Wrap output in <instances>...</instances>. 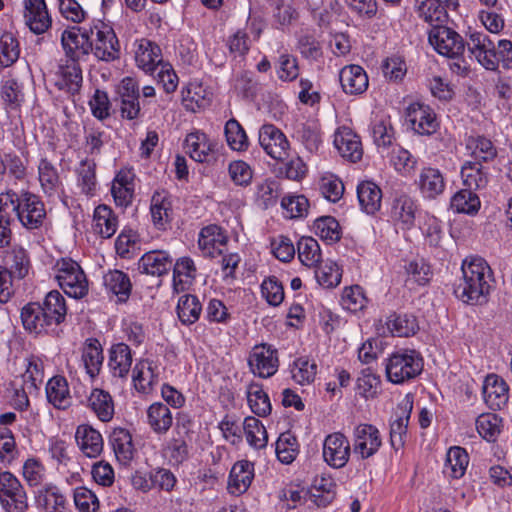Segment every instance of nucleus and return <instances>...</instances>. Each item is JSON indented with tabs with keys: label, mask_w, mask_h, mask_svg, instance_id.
Instances as JSON below:
<instances>
[{
	"label": "nucleus",
	"mask_w": 512,
	"mask_h": 512,
	"mask_svg": "<svg viewBox=\"0 0 512 512\" xmlns=\"http://www.w3.org/2000/svg\"><path fill=\"white\" fill-rule=\"evenodd\" d=\"M417 14L432 28L444 25L448 20V12L431 0H416Z\"/></svg>",
	"instance_id": "09e8293b"
},
{
	"label": "nucleus",
	"mask_w": 512,
	"mask_h": 512,
	"mask_svg": "<svg viewBox=\"0 0 512 512\" xmlns=\"http://www.w3.org/2000/svg\"><path fill=\"white\" fill-rule=\"evenodd\" d=\"M3 267L14 274V277L23 279L30 268V260L27 251L20 245H14L4 252Z\"/></svg>",
	"instance_id": "72a5a7b5"
},
{
	"label": "nucleus",
	"mask_w": 512,
	"mask_h": 512,
	"mask_svg": "<svg viewBox=\"0 0 512 512\" xmlns=\"http://www.w3.org/2000/svg\"><path fill=\"white\" fill-rule=\"evenodd\" d=\"M147 422L154 433L164 435L172 427L173 416L166 404L155 402L147 410Z\"/></svg>",
	"instance_id": "f704fd0d"
},
{
	"label": "nucleus",
	"mask_w": 512,
	"mask_h": 512,
	"mask_svg": "<svg viewBox=\"0 0 512 512\" xmlns=\"http://www.w3.org/2000/svg\"><path fill=\"white\" fill-rule=\"evenodd\" d=\"M76 172L78 186L81 188L82 193L93 195L97 185L96 163L94 159H83Z\"/></svg>",
	"instance_id": "6e6d98bb"
},
{
	"label": "nucleus",
	"mask_w": 512,
	"mask_h": 512,
	"mask_svg": "<svg viewBox=\"0 0 512 512\" xmlns=\"http://www.w3.org/2000/svg\"><path fill=\"white\" fill-rule=\"evenodd\" d=\"M25 22L35 34L44 33L51 25L45 0H24Z\"/></svg>",
	"instance_id": "5701e85b"
},
{
	"label": "nucleus",
	"mask_w": 512,
	"mask_h": 512,
	"mask_svg": "<svg viewBox=\"0 0 512 512\" xmlns=\"http://www.w3.org/2000/svg\"><path fill=\"white\" fill-rule=\"evenodd\" d=\"M254 478V464L248 460L237 461L229 474L227 489L230 494L239 496L250 487Z\"/></svg>",
	"instance_id": "4be33fe9"
},
{
	"label": "nucleus",
	"mask_w": 512,
	"mask_h": 512,
	"mask_svg": "<svg viewBox=\"0 0 512 512\" xmlns=\"http://www.w3.org/2000/svg\"><path fill=\"white\" fill-rule=\"evenodd\" d=\"M461 176L465 188L472 192L485 188L488 184V174L477 161L465 162L461 168Z\"/></svg>",
	"instance_id": "79ce46f5"
},
{
	"label": "nucleus",
	"mask_w": 512,
	"mask_h": 512,
	"mask_svg": "<svg viewBox=\"0 0 512 512\" xmlns=\"http://www.w3.org/2000/svg\"><path fill=\"white\" fill-rule=\"evenodd\" d=\"M61 44L65 55L69 60L79 61L82 57L90 54V29L72 27L66 29L61 35Z\"/></svg>",
	"instance_id": "f8f14e48"
},
{
	"label": "nucleus",
	"mask_w": 512,
	"mask_h": 512,
	"mask_svg": "<svg viewBox=\"0 0 512 512\" xmlns=\"http://www.w3.org/2000/svg\"><path fill=\"white\" fill-rule=\"evenodd\" d=\"M202 305L195 295L186 294L179 298L177 314L184 325L194 324L200 317Z\"/></svg>",
	"instance_id": "3c124183"
},
{
	"label": "nucleus",
	"mask_w": 512,
	"mask_h": 512,
	"mask_svg": "<svg viewBox=\"0 0 512 512\" xmlns=\"http://www.w3.org/2000/svg\"><path fill=\"white\" fill-rule=\"evenodd\" d=\"M292 378L300 385L310 384L314 381L317 373L315 362L307 358H298L294 361L292 369Z\"/></svg>",
	"instance_id": "338daca9"
},
{
	"label": "nucleus",
	"mask_w": 512,
	"mask_h": 512,
	"mask_svg": "<svg viewBox=\"0 0 512 512\" xmlns=\"http://www.w3.org/2000/svg\"><path fill=\"white\" fill-rule=\"evenodd\" d=\"M115 457L121 464L129 463L134 455L132 436L127 429L118 427L113 429L109 437Z\"/></svg>",
	"instance_id": "473e14b6"
},
{
	"label": "nucleus",
	"mask_w": 512,
	"mask_h": 512,
	"mask_svg": "<svg viewBox=\"0 0 512 512\" xmlns=\"http://www.w3.org/2000/svg\"><path fill=\"white\" fill-rule=\"evenodd\" d=\"M247 401L254 414L266 417L271 413L272 406L267 393L261 384L250 383L246 389Z\"/></svg>",
	"instance_id": "a18cd8bd"
},
{
	"label": "nucleus",
	"mask_w": 512,
	"mask_h": 512,
	"mask_svg": "<svg viewBox=\"0 0 512 512\" xmlns=\"http://www.w3.org/2000/svg\"><path fill=\"white\" fill-rule=\"evenodd\" d=\"M501 423V418L496 414L486 413L476 419V428L482 438L494 442L500 434Z\"/></svg>",
	"instance_id": "e2e57ef3"
},
{
	"label": "nucleus",
	"mask_w": 512,
	"mask_h": 512,
	"mask_svg": "<svg viewBox=\"0 0 512 512\" xmlns=\"http://www.w3.org/2000/svg\"><path fill=\"white\" fill-rule=\"evenodd\" d=\"M93 229L103 238L112 237L118 227V220L112 209L106 205H99L94 210Z\"/></svg>",
	"instance_id": "ea45409f"
},
{
	"label": "nucleus",
	"mask_w": 512,
	"mask_h": 512,
	"mask_svg": "<svg viewBox=\"0 0 512 512\" xmlns=\"http://www.w3.org/2000/svg\"><path fill=\"white\" fill-rule=\"evenodd\" d=\"M21 321L23 327L36 334L54 331L47 318L43 314L40 303L30 302L21 309Z\"/></svg>",
	"instance_id": "bb28decb"
},
{
	"label": "nucleus",
	"mask_w": 512,
	"mask_h": 512,
	"mask_svg": "<svg viewBox=\"0 0 512 512\" xmlns=\"http://www.w3.org/2000/svg\"><path fill=\"white\" fill-rule=\"evenodd\" d=\"M228 146L235 151H245L248 148V137L241 124L234 118L228 120L224 127Z\"/></svg>",
	"instance_id": "052dcab7"
},
{
	"label": "nucleus",
	"mask_w": 512,
	"mask_h": 512,
	"mask_svg": "<svg viewBox=\"0 0 512 512\" xmlns=\"http://www.w3.org/2000/svg\"><path fill=\"white\" fill-rule=\"evenodd\" d=\"M150 211L153 223L164 228L172 219L171 196L165 191H157L151 199Z\"/></svg>",
	"instance_id": "c9c22d12"
},
{
	"label": "nucleus",
	"mask_w": 512,
	"mask_h": 512,
	"mask_svg": "<svg viewBox=\"0 0 512 512\" xmlns=\"http://www.w3.org/2000/svg\"><path fill=\"white\" fill-rule=\"evenodd\" d=\"M75 439L80 450L89 458H96L103 451L102 435L90 425L83 424L78 426Z\"/></svg>",
	"instance_id": "b1692460"
},
{
	"label": "nucleus",
	"mask_w": 512,
	"mask_h": 512,
	"mask_svg": "<svg viewBox=\"0 0 512 512\" xmlns=\"http://www.w3.org/2000/svg\"><path fill=\"white\" fill-rule=\"evenodd\" d=\"M406 118L412 129L419 135H432L439 127L433 109L420 102L412 103L407 107Z\"/></svg>",
	"instance_id": "ddd939ff"
},
{
	"label": "nucleus",
	"mask_w": 512,
	"mask_h": 512,
	"mask_svg": "<svg viewBox=\"0 0 512 512\" xmlns=\"http://www.w3.org/2000/svg\"><path fill=\"white\" fill-rule=\"evenodd\" d=\"M493 271L479 256H468L462 261L461 276L454 283V294L463 303L483 304L493 288Z\"/></svg>",
	"instance_id": "f257e3e1"
},
{
	"label": "nucleus",
	"mask_w": 512,
	"mask_h": 512,
	"mask_svg": "<svg viewBox=\"0 0 512 512\" xmlns=\"http://www.w3.org/2000/svg\"><path fill=\"white\" fill-rule=\"evenodd\" d=\"M469 457L465 449L455 446L451 447L447 452L445 471L452 478H461L468 466Z\"/></svg>",
	"instance_id": "4d7b16f0"
},
{
	"label": "nucleus",
	"mask_w": 512,
	"mask_h": 512,
	"mask_svg": "<svg viewBox=\"0 0 512 512\" xmlns=\"http://www.w3.org/2000/svg\"><path fill=\"white\" fill-rule=\"evenodd\" d=\"M103 359V351L98 340L88 339L83 348L82 361L90 377L98 375Z\"/></svg>",
	"instance_id": "8fccbe9b"
},
{
	"label": "nucleus",
	"mask_w": 512,
	"mask_h": 512,
	"mask_svg": "<svg viewBox=\"0 0 512 512\" xmlns=\"http://www.w3.org/2000/svg\"><path fill=\"white\" fill-rule=\"evenodd\" d=\"M104 285L119 300L125 301L131 293V282L127 274L120 270L109 271L104 276Z\"/></svg>",
	"instance_id": "5fc2aeb1"
},
{
	"label": "nucleus",
	"mask_w": 512,
	"mask_h": 512,
	"mask_svg": "<svg viewBox=\"0 0 512 512\" xmlns=\"http://www.w3.org/2000/svg\"><path fill=\"white\" fill-rule=\"evenodd\" d=\"M428 40L440 55L448 58H458L465 51V41L461 35L445 25L431 28Z\"/></svg>",
	"instance_id": "0eeeda50"
},
{
	"label": "nucleus",
	"mask_w": 512,
	"mask_h": 512,
	"mask_svg": "<svg viewBox=\"0 0 512 512\" xmlns=\"http://www.w3.org/2000/svg\"><path fill=\"white\" fill-rule=\"evenodd\" d=\"M334 146L343 158L351 162H357L362 158L363 148L360 137L349 127L342 126L336 130Z\"/></svg>",
	"instance_id": "a211bd4d"
},
{
	"label": "nucleus",
	"mask_w": 512,
	"mask_h": 512,
	"mask_svg": "<svg viewBox=\"0 0 512 512\" xmlns=\"http://www.w3.org/2000/svg\"><path fill=\"white\" fill-rule=\"evenodd\" d=\"M277 350L270 345L261 344L253 347L248 358L250 370L261 378L273 376L279 367Z\"/></svg>",
	"instance_id": "1a4fd4ad"
},
{
	"label": "nucleus",
	"mask_w": 512,
	"mask_h": 512,
	"mask_svg": "<svg viewBox=\"0 0 512 512\" xmlns=\"http://www.w3.org/2000/svg\"><path fill=\"white\" fill-rule=\"evenodd\" d=\"M21 385L28 388L27 392H38L44 380L43 363L34 356L27 359L26 369L21 374Z\"/></svg>",
	"instance_id": "864d4df0"
},
{
	"label": "nucleus",
	"mask_w": 512,
	"mask_h": 512,
	"mask_svg": "<svg viewBox=\"0 0 512 512\" xmlns=\"http://www.w3.org/2000/svg\"><path fill=\"white\" fill-rule=\"evenodd\" d=\"M413 408V401L410 395H406L404 400L399 404L400 411L397 418L390 425V442L395 450H399L404 445V437L407 432L410 414Z\"/></svg>",
	"instance_id": "393cba45"
},
{
	"label": "nucleus",
	"mask_w": 512,
	"mask_h": 512,
	"mask_svg": "<svg viewBox=\"0 0 512 512\" xmlns=\"http://www.w3.org/2000/svg\"><path fill=\"white\" fill-rule=\"evenodd\" d=\"M132 365V353L125 343L114 344L109 352L108 366L114 377L126 378Z\"/></svg>",
	"instance_id": "2f4dec72"
},
{
	"label": "nucleus",
	"mask_w": 512,
	"mask_h": 512,
	"mask_svg": "<svg viewBox=\"0 0 512 512\" xmlns=\"http://www.w3.org/2000/svg\"><path fill=\"white\" fill-rule=\"evenodd\" d=\"M465 46L484 68L492 71L497 69L495 43L485 32H470Z\"/></svg>",
	"instance_id": "9d476101"
},
{
	"label": "nucleus",
	"mask_w": 512,
	"mask_h": 512,
	"mask_svg": "<svg viewBox=\"0 0 512 512\" xmlns=\"http://www.w3.org/2000/svg\"><path fill=\"white\" fill-rule=\"evenodd\" d=\"M243 431L247 442L255 449L266 447L268 435L261 421L253 416H248L243 422Z\"/></svg>",
	"instance_id": "603ef678"
},
{
	"label": "nucleus",
	"mask_w": 512,
	"mask_h": 512,
	"mask_svg": "<svg viewBox=\"0 0 512 512\" xmlns=\"http://www.w3.org/2000/svg\"><path fill=\"white\" fill-rule=\"evenodd\" d=\"M40 307L43 309V314L51 324L53 329L63 323L67 314V306L63 295L57 291H50Z\"/></svg>",
	"instance_id": "c85d7f7f"
},
{
	"label": "nucleus",
	"mask_w": 512,
	"mask_h": 512,
	"mask_svg": "<svg viewBox=\"0 0 512 512\" xmlns=\"http://www.w3.org/2000/svg\"><path fill=\"white\" fill-rule=\"evenodd\" d=\"M56 268V279L68 296L79 299L88 293V281L76 261L63 258L57 262Z\"/></svg>",
	"instance_id": "7ed1b4c3"
},
{
	"label": "nucleus",
	"mask_w": 512,
	"mask_h": 512,
	"mask_svg": "<svg viewBox=\"0 0 512 512\" xmlns=\"http://www.w3.org/2000/svg\"><path fill=\"white\" fill-rule=\"evenodd\" d=\"M38 178L43 192L48 196L55 195L61 187L56 167L46 158H42L38 164Z\"/></svg>",
	"instance_id": "37998d69"
},
{
	"label": "nucleus",
	"mask_w": 512,
	"mask_h": 512,
	"mask_svg": "<svg viewBox=\"0 0 512 512\" xmlns=\"http://www.w3.org/2000/svg\"><path fill=\"white\" fill-rule=\"evenodd\" d=\"M134 174L130 170H120L115 176L111 193L116 205L127 207L132 202L134 194Z\"/></svg>",
	"instance_id": "c756f323"
},
{
	"label": "nucleus",
	"mask_w": 512,
	"mask_h": 512,
	"mask_svg": "<svg viewBox=\"0 0 512 512\" xmlns=\"http://www.w3.org/2000/svg\"><path fill=\"white\" fill-rule=\"evenodd\" d=\"M39 503L46 512H58L64 507L65 497L59 492V489L53 485H47L39 491Z\"/></svg>",
	"instance_id": "774afa93"
},
{
	"label": "nucleus",
	"mask_w": 512,
	"mask_h": 512,
	"mask_svg": "<svg viewBox=\"0 0 512 512\" xmlns=\"http://www.w3.org/2000/svg\"><path fill=\"white\" fill-rule=\"evenodd\" d=\"M91 51L100 61L112 62L120 57V44L114 30L100 22L90 28Z\"/></svg>",
	"instance_id": "20e7f679"
},
{
	"label": "nucleus",
	"mask_w": 512,
	"mask_h": 512,
	"mask_svg": "<svg viewBox=\"0 0 512 512\" xmlns=\"http://www.w3.org/2000/svg\"><path fill=\"white\" fill-rule=\"evenodd\" d=\"M17 219L26 229L33 230L42 226L46 218V210L44 203L39 196L22 191L16 193Z\"/></svg>",
	"instance_id": "423d86ee"
},
{
	"label": "nucleus",
	"mask_w": 512,
	"mask_h": 512,
	"mask_svg": "<svg viewBox=\"0 0 512 512\" xmlns=\"http://www.w3.org/2000/svg\"><path fill=\"white\" fill-rule=\"evenodd\" d=\"M423 370V358L414 349H402L385 360L386 378L393 384H403L417 377Z\"/></svg>",
	"instance_id": "f03ea898"
},
{
	"label": "nucleus",
	"mask_w": 512,
	"mask_h": 512,
	"mask_svg": "<svg viewBox=\"0 0 512 512\" xmlns=\"http://www.w3.org/2000/svg\"><path fill=\"white\" fill-rule=\"evenodd\" d=\"M350 454V442L344 434L334 432L326 436L323 443V458L329 466L337 469L344 467Z\"/></svg>",
	"instance_id": "9b49d317"
},
{
	"label": "nucleus",
	"mask_w": 512,
	"mask_h": 512,
	"mask_svg": "<svg viewBox=\"0 0 512 512\" xmlns=\"http://www.w3.org/2000/svg\"><path fill=\"white\" fill-rule=\"evenodd\" d=\"M228 237L225 231L216 224L203 227L199 233L198 246L207 255L222 254V247L226 245Z\"/></svg>",
	"instance_id": "a878e982"
},
{
	"label": "nucleus",
	"mask_w": 512,
	"mask_h": 512,
	"mask_svg": "<svg viewBox=\"0 0 512 512\" xmlns=\"http://www.w3.org/2000/svg\"><path fill=\"white\" fill-rule=\"evenodd\" d=\"M191 421L187 416L177 418L174 433L175 435L168 441L165 451L173 464H182L189 456L186 437L190 431Z\"/></svg>",
	"instance_id": "2eb2a0df"
},
{
	"label": "nucleus",
	"mask_w": 512,
	"mask_h": 512,
	"mask_svg": "<svg viewBox=\"0 0 512 512\" xmlns=\"http://www.w3.org/2000/svg\"><path fill=\"white\" fill-rule=\"evenodd\" d=\"M88 407L102 422H108L114 415V402L111 395L102 389H93L88 397Z\"/></svg>",
	"instance_id": "58836bf2"
},
{
	"label": "nucleus",
	"mask_w": 512,
	"mask_h": 512,
	"mask_svg": "<svg viewBox=\"0 0 512 512\" xmlns=\"http://www.w3.org/2000/svg\"><path fill=\"white\" fill-rule=\"evenodd\" d=\"M353 452L360 459H368L375 455L382 445L378 428L372 424L361 423L353 429Z\"/></svg>",
	"instance_id": "6e6552de"
},
{
	"label": "nucleus",
	"mask_w": 512,
	"mask_h": 512,
	"mask_svg": "<svg viewBox=\"0 0 512 512\" xmlns=\"http://www.w3.org/2000/svg\"><path fill=\"white\" fill-rule=\"evenodd\" d=\"M298 258L307 267L315 266L321 259L319 243L312 237H302L297 243Z\"/></svg>",
	"instance_id": "680f3d73"
},
{
	"label": "nucleus",
	"mask_w": 512,
	"mask_h": 512,
	"mask_svg": "<svg viewBox=\"0 0 512 512\" xmlns=\"http://www.w3.org/2000/svg\"><path fill=\"white\" fill-rule=\"evenodd\" d=\"M357 196L361 208L367 214H375L381 207L382 192L373 182L364 181L357 187Z\"/></svg>",
	"instance_id": "a19ab883"
},
{
	"label": "nucleus",
	"mask_w": 512,
	"mask_h": 512,
	"mask_svg": "<svg viewBox=\"0 0 512 512\" xmlns=\"http://www.w3.org/2000/svg\"><path fill=\"white\" fill-rule=\"evenodd\" d=\"M172 258L164 251H150L145 253L138 262V269L145 274L162 276L172 266Z\"/></svg>",
	"instance_id": "7c9ffc66"
},
{
	"label": "nucleus",
	"mask_w": 512,
	"mask_h": 512,
	"mask_svg": "<svg viewBox=\"0 0 512 512\" xmlns=\"http://www.w3.org/2000/svg\"><path fill=\"white\" fill-rule=\"evenodd\" d=\"M0 504L6 512H26L28 509L26 491L9 471L0 472Z\"/></svg>",
	"instance_id": "39448f33"
},
{
	"label": "nucleus",
	"mask_w": 512,
	"mask_h": 512,
	"mask_svg": "<svg viewBox=\"0 0 512 512\" xmlns=\"http://www.w3.org/2000/svg\"><path fill=\"white\" fill-rule=\"evenodd\" d=\"M483 397L490 409L500 410L508 403L509 387L503 378L490 374L483 384Z\"/></svg>",
	"instance_id": "aec40b11"
},
{
	"label": "nucleus",
	"mask_w": 512,
	"mask_h": 512,
	"mask_svg": "<svg viewBox=\"0 0 512 512\" xmlns=\"http://www.w3.org/2000/svg\"><path fill=\"white\" fill-rule=\"evenodd\" d=\"M259 143L275 160L282 161L288 156L289 142L284 133L273 124H265L260 128Z\"/></svg>",
	"instance_id": "4468645a"
},
{
	"label": "nucleus",
	"mask_w": 512,
	"mask_h": 512,
	"mask_svg": "<svg viewBox=\"0 0 512 512\" xmlns=\"http://www.w3.org/2000/svg\"><path fill=\"white\" fill-rule=\"evenodd\" d=\"M48 402L55 408L66 409L70 406L71 396L68 382L63 376H54L46 384Z\"/></svg>",
	"instance_id": "4c0bfd02"
},
{
	"label": "nucleus",
	"mask_w": 512,
	"mask_h": 512,
	"mask_svg": "<svg viewBox=\"0 0 512 512\" xmlns=\"http://www.w3.org/2000/svg\"><path fill=\"white\" fill-rule=\"evenodd\" d=\"M315 277L321 286L325 288H333L339 285L342 278V272L335 262L326 261L317 267Z\"/></svg>",
	"instance_id": "69168bd1"
},
{
	"label": "nucleus",
	"mask_w": 512,
	"mask_h": 512,
	"mask_svg": "<svg viewBox=\"0 0 512 512\" xmlns=\"http://www.w3.org/2000/svg\"><path fill=\"white\" fill-rule=\"evenodd\" d=\"M416 203L408 195L397 197L391 208V218L403 229H409L413 226L416 214Z\"/></svg>",
	"instance_id": "e433bc0d"
},
{
	"label": "nucleus",
	"mask_w": 512,
	"mask_h": 512,
	"mask_svg": "<svg viewBox=\"0 0 512 512\" xmlns=\"http://www.w3.org/2000/svg\"><path fill=\"white\" fill-rule=\"evenodd\" d=\"M185 146L189 156L200 163H209L216 159L217 143L200 131L189 133L185 139Z\"/></svg>",
	"instance_id": "f3484780"
},
{
	"label": "nucleus",
	"mask_w": 512,
	"mask_h": 512,
	"mask_svg": "<svg viewBox=\"0 0 512 512\" xmlns=\"http://www.w3.org/2000/svg\"><path fill=\"white\" fill-rule=\"evenodd\" d=\"M387 328L389 331L398 337H409L414 335L419 329L417 320L412 315H391L387 322Z\"/></svg>",
	"instance_id": "13d9d810"
},
{
	"label": "nucleus",
	"mask_w": 512,
	"mask_h": 512,
	"mask_svg": "<svg viewBox=\"0 0 512 512\" xmlns=\"http://www.w3.org/2000/svg\"><path fill=\"white\" fill-rule=\"evenodd\" d=\"M416 184L422 196L428 199H435L442 194L445 189V181L442 173L432 167H425L421 170Z\"/></svg>",
	"instance_id": "cd10ccee"
},
{
	"label": "nucleus",
	"mask_w": 512,
	"mask_h": 512,
	"mask_svg": "<svg viewBox=\"0 0 512 512\" xmlns=\"http://www.w3.org/2000/svg\"><path fill=\"white\" fill-rule=\"evenodd\" d=\"M118 94L121 100L120 111L123 118L137 119L140 116V90L138 82L132 77H125L118 86Z\"/></svg>",
	"instance_id": "dca6fc26"
},
{
	"label": "nucleus",
	"mask_w": 512,
	"mask_h": 512,
	"mask_svg": "<svg viewBox=\"0 0 512 512\" xmlns=\"http://www.w3.org/2000/svg\"><path fill=\"white\" fill-rule=\"evenodd\" d=\"M450 205L458 213L474 215L480 208V200L474 192L464 188L451 198Z\"/></svg>",
	"instance_id": "bf43d9fd"
},
{
	"label": "nucleus",
	"mask_w": 512,
	"mask_h": 512,
	"mask_svg": "<svg viewBox=\"0 0 512 512\" xmlns=\"http://www.w3.org/2000/svg\"><path fill=\"white\" fill-rule=\"evenodd\" d=\"M466 148L473 158L472 161L488 162L497 156V150L492 141L484 136L469 137Z\"/></svg>",
	"instance_id": "de8ad7c7"
},
{
	"label": "nucleus",
	"mask_w": 512,
	"mask_h": 512,
	"mask_svg": "<svg viewBox=\"0 0 512 512\" xmlns=\"http://www.w3.org/2000/svg\"><path fill=\"white\" fill-rule=\"evenodd\" d=\"M339 80L343 91L349 95L362 94L369 85L367 73L356 64L344 66L340 70Z\"/></svg>",
	"instance_id": "412c9836"
},
{
	"label": "nucleus",
	"mask_w": 512,
	"mask_h": 512,
	"mask_svg": "<svg viewBox=\"0 0 512 512\" xmlns=\"http://www.w3.org/2000/svg\"><path fill=\"white\" fill-rule=\"evenodd\" d=\"M135 46L137 66L146 73L153 75L163 64L160 47L146 38L137 40Z\"/></svg>",
	"instance_id": "6ab92c4d"
},
{
	"label": "nucleus",
	"mask_w": 512,
	"mask_h": 512,
	"mask_svg": "<svg viewBox=\"0 0 512 512\" xmlns=\"http://www.w3.org/2000/svg\"><path fill=\"white\" fill-rule=\"evenodd\" d=\"M0 94L6 107L11 110L19 108L24 101L21 85L10 77L2 81Z\"/></svg>",
	"instance_id": "0e129e2a"
},
{
	"label": "nucleus",
	"mask_w": 512,
	"mask_h": 512,
	"mask_svg": "<svg viewBox=\"0 0 512 512\" xmlns=\"http://www.w3.org/2000/svg\"><path fill=\"white\" fill-rule=\"evenodd\" d=\"M59 86L68 92L75 94L82 85V70L77 60H68L66 64L59 67Z\"/></svg>",
	"instance_id": "49530a36"
},
{
	"label": "nucleus",
	"mask_w": 512,
	"mask_h": 512,
	"mask_svg": "<svg viewBox=\"0 0 512 512\" xmlns=\"http://www.w3.org/2000/svg\"><path fill=\"white\" fill-rule=\"evenodd\" d=\"M133 382L135 388L142 393H149L158 382V374L149 360H141L133 369Z\"/></svg>",
	"instance_id": "c03bdc74"
}]
</instances>
